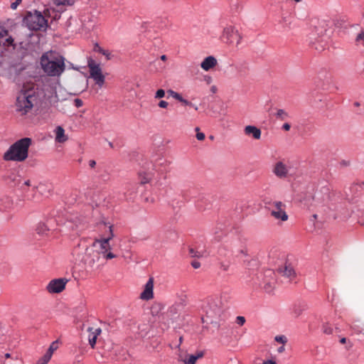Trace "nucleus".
Listing matches in <instances>:
<instances>
[{
  "instance_id": "412c9836",
  "label": "nucleus",
  "mask_w": 364,
  "mask_h": 364,
  "mask_svg": "<svg viewBox=\"0 0 364 364\" xmlns=\"http://www.w3.org/2000/svg\"><path fill=\"white\" fill-rule=\"evenodd\" d=\"M55 141L58 143H64L68 139V136L65 134L64 129L61 126H58L54 129Z\"/></svg>"
},
{
  "instance_id": "09e8293b",
  "label": "nucleus",
  "mask_w": 364,
  "mask_h": 364,
  "mask_svg": "<svg viewBox=\"0 0 364 364\" xmlns=\"http://www.w3.org/2000/svg\"><path fill=\"white\" fill-rule=\"evenodd\" d=\"M228 264H221L220 268L223 269L224 271H227L228 269Z\"/></svg>"
},
{
  "instance_id": "423d86ee",
  "label": "nucleus",
  "mask_w": 364,
  "mask_h": 364,
  "mask_svg": "<svg viewBox=\"0 0 364 364\" xmlns=\"http://www.w3.org/2000/svg\"><path fill=\"white\" fill-rule=\"evenodd\" d=\"M24 23L32 31H38L47 26V21L40 11L28 12L24 18Z\"/></svg>"
},
{
  "instance_id": "052dcab7",
  "label": "nucleus",
  "mask_w": 364,
  "mask_h": 364,
  "mask_svg": "<svg viewBox=\"0 0 364 364\" xmlns=\"http://www.w3.org/2000/svg\"><path fill=\"white\" fill-rule=\"evenodd\" d=\"M350 217V214H348L347 215H345L344 218H348Z\"/></svg>"
},
{
  "instance_id": "58836bf2",
  "label": "nucleus",
  "mask_w": 364,
  "mask_h": 364,
  "mask_svg": "<svg viewBox=\"0 0 364 364\" xmlns=\"http://www.w3.org/2000/svg\"><path fill=\"white\" fill-rule=\"evenodd\" d=\"M301 312H302V309H299V308H295L293 310V315L294 317H298L301 315Z\"/></svg>"
},
{
  "instance_id": "13d9d810",
  "label": "nucleus",
  "mask_w": 364,
  "mask_h": 364,
  "mask_svg": "<svg viewBox=\"0 0 364 364\" xmlns=\"http://www.w3.org/2000/svg\"><path fill=\"white\" fill-rule=\"evenodd\" d=\"M359 223H360L362 225H364V220H359Z\"/></svg>"
},
{
  "instance_id": "dca6fc26",
  "label": "nucleus",
  "mask_w": 364,
  "mask_h": 364,
  "mask_svg": "<svg viewBox=\"0 0 364 364\" xmlns=\"http://www.w3.org/2000/svg\"><path fill=\"white\" fill-rule=\"evenodd\" d=\"M10 47L14 48V40L8 31L0 25V48L6 50Z\"/></svg>"
},
{
  "instance_id": "2eb2a0df",
  "label": "nucleus",
  "mask_w": 364,
  "mask_h": 364,
  "mask_svg": "<svg viewBox=\"0 0 364 364\" xmlns=\"http://www.w3.org/2000/svg\"><path fill=\"white\" fill-rule=\"evenodd\" d=\"M68 282L66 279L59 278L51 280L46 287L47 291L50 294H58L65 288Z\"/></svg>"
},
{
  "instance_id": "37998d69",
  "label": "nucleus",
  "mask_w": 364,
  "mask_h": 364,
  "mask_svg": "<svg viewBox=\"0 0 364 364\" xmlns=\"http://www.w3.org/2000/svg\"><path fill=\"white\" fill-rule=\"evenodd\" d=\"M102 48L100 47L97 43L95 44L94 51L100 53L102 51Z\"/></svg>"
},
{
  "instance_id": "3c124183",
  "label": "nucleus",
  "mask_w": 364,
  "mask_h": 364,
  "mask_svg": "<svg viewBox=\"0 0 364 364\" xmlns=\"http://www.w3.org/2000/svg\"><path fill=\"white\" fill-rule=\"evenodd\" d=\"M161 60H163V61H165L167 59V57L166 55H162L161 57H160Z\"/></svg>"
},
{
  "instance_id": "39448f33",
  "label": "nucleus",
  "mask_w": 364,
  "mask_h": 364,
  "mask_svg": "<svg viewBox=\"0 0 364 364\" xmlns=\"http://www.w3.org/2000/svg\"><path fill=\"white\" fill-rule=\"evenodd\" d=\"M37 98L32 90H22L16 98V110L22 114L28 113L33 107V102Z\"/></svg>"
},
{
  "instance_id": "6e6d98bb",
  "label": "nucleus",
  "mask_w": 364,
  "mask_h": 364,
  "mask_svg": "<svg viewBox=\"0 0 364 364\" xmlns=\"http://www.w3.org/2000/svg\"><path fill=\"white\" fill-rule=\"evenodd\" d=\"M312 217H313V218H314V220H316V219H317V218H318V215H317V214H314V215H312Z\"/></svg>"
},
{
  "instance_id": "1a4fd4ad",
  "label": "nucleus",
  "mask_w": 364,
  "mask_h": 364,
  "mask_svg": "<svg viewBox=\"0 0 364 364\" xmlns=\"http://www.w3.org/2000/svg\"><path fill=\"white\" fill-rule=\"evenodd\" d=\"M220 38L226 44H233L236 41V44L238 45L241 41L242 36L234 26L227 25L223 28Z\"/></svg>"
},
{
  "instance_id": "4d7b16f0",
  "label": "nucleus",
  "mask_w": 364,
  "mask_h": 364,
  "mask_svg": "<svg viewBox=\"0 0 364 364\" xmlns=\"http://www.w3.org/2000/svg\"><path fill=\"white\" fill-rule=\"evenodd\" d=\"M191 107H193L196 110L198 109V107L195 106L193 104V105Z\"/></svg>"
},
{
  "instance_id": "473e14b6",
  "label": "nucleus",
  "mask_w": 364,
  "mask_h": 364,
  "mask_svg": "<svg viewBox=\"0 0 364 364\" xmlns=\"http://www.w3.org/2000/svg\"><path fill=\"white\" fill-rule=\"evenodd\" d=\"M314 47L318 51H322L325 49L326 44V43H316V42L313 43Z\"/></svg>"
},
{
  "instance_id": "e433bc0d",
  "label": "nucleus",
  "mask_w": 364,
  "mask_h": 364,
  "mask_svg": "<svg viewBox=\"0 0 364 364\" xmlns=\"http://www.w3.org/2000/svg\"><path fill=\"white\" fill-rule=\"evenodd\" d=\"M198 130H199V128L196 127V131L198 132ZM196 138L199 141H203L205 139V134L203 133H202V132H197Z\"/></svg>"
},
{
  "instance_id": "f257e3e1",
  "label": "nucleus",
  "mask_w": 364,
  "mask_h": 364,
  "mask_svg": "<svg viewBox=\"0 0 364 364\" xmlns=\"http://www.w3.org/2000/svg\"><path fill=\"white\" fill-rule=\"evenodd\" d=\"M40 64L43 71L50 77H60L65 70L64 57L53 50L42 55Z\"/></svg>"
},
{
  "instance_id": "a18cd8bd",
  "label": "nucleus",
  "mask_w": 364,
  "mask_h": 364,
  "mask_svg": "<svg viewBox=\"0 0 364 364\" xmlns=\"http://www.w3.org/2000/svg\"><path fill=\"white\" fill-rule=\"evenodd\" d=\"M191 264H192L193 267L195 269H198L200 266V263L196 261L193 262Z\"/></svg>"
},
{
  "instance_id": "4468645a",
  "label": "nucleus",
  "mask_w": 364,
  "mask_h": 364,
  "mask_svg": "<svg viewBox=\"0 0 364 364\" xmlns=\"http://www.w3.org/2000/svg\"><path fill=\"white\" fill-rule=\"evenodd\" d=\"M272 171L280 179L287 178L289 176V168L283 161H277L273 165Z\"/></svg>"
},
{
  "instance_id": "bb28decb",
  "label": "nucleus",
  "mask_w": 364,
  "mask_h": 364,
  "mask_svg": "<svg viewBox=\"0 0 364 364\" xmlns=\"http://www.w3.org/2000/svg\"><path fill=\"white\" fill-rule=\"evenodd\" d=\"M58 348V342L57 341H54L53 342L49 348L48 349V350L46 351V353L44 354L43 356L46 357V358H48L50 360L53 354V352L55 350H56Z\"/></svg>"
},
{
  "instance_id": "f3484780",
  "label": "nucleus",
  "mask_w": 364,
  "mask_h": 364,
  "mask_svg": "<svg viewBox=\"0 0 364 364\" xmlns=\"http://www.w3.org/2000/svg\"><path fill=\"white\" fill-rule=\"evenodd\" d=\"M154 284L153 277H150L144 284L143 291L140 294V299L144 301H149L154 298Z\"/></svg>"
},
{
  "instance_id": "79ce46f5",
  "label": "nucleus",
  "mask_w": 364,
  "mask_h": 364,
  "mask_svg": "<svg viewBox=\"0 0 364 364\" xmlns=\"http://www.w3.org/2000/svg\"><path fill=\"white\" fill-rule=\"evenodd\" d=\"M74 105L76 107H80L82 106L83 102L80 99L74 100Z\"/></svg>"
},
{
  "instance_id": "9d476101",
  "label": "nucleus",
  "mask_w": 364,
  "mask_h": 364,
  "mask_svg": "<svg viewBox=\"0 0 364 364\" xmlns=\"http://www.w3.org/2000/svg\"><path fill=\"white\" fill-rule=\"evenodd\" d=\"M270 215L276 220L285 222L289 216L286 212V205L281 201H273L269 204V208Z\"/></svg>"
},
{
  "instance_id": "0eeeda50",
  "label": "nucleus",
  "mask_w": 364,
  "mask_h": 364,
  "mask_svg": "<svg viewBox=\"0 0 364 364\" xmlns=\"http://www.w3.org/2000/svg\"><path fill=\"white\" fill-rule=\"evenodd\" d=\"M203 309L207 316L210 318L220 316L223 309L221 297L219 296L208 297L203 306Z\"/></svg>"
},
{
  "instance_id": "c03bdc74",
  "label": "nucleus",
  "mask_w": 364,
  "mask_h": 364,
  "mask_svg": "<svg viewBox=\"0 0 364 364\" xmlns=\"http://www.w3.org/2000/svg\"><path fill=\"white\" fill-rule=\"evenodd\" d=\"M290 129H291V125L288 122H286L282 125V129L284 131H289Z\"/></svg>"
},
{
  "instance_id": "49530a36",
  "label": "nucleus",
  "mask_w": 364,
  "mask_h": 364,
  "mask_svg": "<svg viewBox=\"0 0 364 364\" xmlns=\"http://www.w3.org/2000/svg\"><path fill=\"white\" fill-rule=\"evenodd\" d=\"M95 165H96V162H95V161H94V160H90V161H89V166H90L91 168H94Z\"/></svg>"
},
{
  "instance_id": "c756f323",
  "label": "nucleus",
  "mask_w": 364,
  "mask_h": 364,
  "mask_svg": "<svg viewBox=\"0 0 364 364\" xmlns=\"http://www.w3.org/2000/svg\"><path fill=\"white\" fill-rule=\"evenodd\" d=\"M166 95V91L163 89H159L156 91L154 98L155 100H161L164 98Z\"/></svg>"
},
{
  "instance_id": "6e6552de",
  "label": "nucleus",
  "mask_w": 364,
  "mask_h": 364,
  "mask_svg": "<svg viewBox=\"0 0 364 364\" xmlns=\"http://www.w3.org/2000/svg\"><path fill=\"white\" fill-rule=\"evenodd\" d=\"M63 223L69 228H73L70 221L64 223L63 218L58 215L55 217V218L48 219L46 223H40L36 228V231L39 235H47L49 231L54 230L56 225Z\"/></svg>"
},
{
  "instance_id": "cd10ccee",
  "label": "nucleus",
  "mask_w": 364,
  "mask_h": 364,
  "mask_svg": "<svg viewBox=\"0 0 364 364\" xmlns=\"http://www.w3.org/2000/svg\"><path fill=\"white\" fill-rule=\"evenodd\" d=\"M57 6H71L74 4L75 0H53Z\"/></svg>"
},
{
  "instance_id": "7c9ffc66",
  "label": "nucleus",
  "mask_w": 364,
  "mask_h": 364,
  "mask_svg": "<svg viewBox=\"0 0 364 364\" xmlns=\"http://www.w3.org/2000/svg\"><path fill=\"white\" fill-rule=\"evenodd\" d=\"M274 341H277V343H280L283 345H285L287 343V338L284 335H279V336H275Z\"/></svg>"
},
{
  "instance_id": "a211bd4d",
  "label": "nucleus",
  "mask_w": 364,
  "mask_h": 364,
  "mask_svg": "<svg viewBox=\"0 0 364 364\" xmlns=\"http://www.w3.org/2000/svg\"><path fill=\"white\" fill-rule=\"evenodd\" d=\"M277 272L287 278L289 282L292 281L296 277V272L291 264L284 263L277 269Z\"/></svg>"
},
{
  "instance_id": "2f4dec72",
  "label": "nucleus",
  "mask_w": 364,
  "mask_h": 364,
  "mask_svg": "<svg viewBox=\"0 0 364 364\" xmlns=\"http://www.w3.org/2000/svg\"><path fill=\"white\" fill-rule=\"evenodd\" d=\"M100 53L103 55L107 60H111L113 58V55L108 50L102 49V51Z\"/></svg>"
},
{
  "instance_id": "ea45409f",
  "label": "nucleus",
  "mask_w": 364,
  "mask_h": 364,
  "mask_svg": "<svg viewBox=\"0 0 364 364\" xmlns=\"http://www.w3.org/2000/svg\"><path fill=\"white\" fill-rule=\"evenodd\" d=\"M22 0H16L14 2H13L11 4V8L13 9V10H15L16 9V8L18 7V6L21 3Z\"/></svg>"
},
{
  "instance_id": "b1692460",
  "label": "nucleus",
  "mask_w": 364,
  "mask_h": 364,
  "mask_svg": "<svg viewBox=\"0 0 364 364\" xmlns=\"http://www.w3.org/2000/svg\"><path fill=\"white\" fill-rule=\"evenodd\" d=\"M100 328H89L88 341L91 347L93 348L95 346L97 336L100 334Z\"/></svg>"
},
{
  "instance_id": "8fccbe9b",
  "label": "nucleus",
  "mask_w": 364,
  "mask_h": 364,
  "mask_svg": "<svg viewBox=\"0 0 364 364\" xmlns=\"http://www.w3.org/2000/svg\"><path fill=\"white\" fill-rule=\"evenodd\" d=\"M285 350V348H284V345H283L282 346L279 347L277 350L278 353H283Z\"/></svg>"
},
{
  "instance_id": "864d4df0",
  "label": "nucleus",
  "mask_w": 364,
  "mask_h": 364,
  "mask_svg": "<svg viewBox=\"0 0 364 364\" xmlns=\"http://www.w3.org/2000/svg\"><path fill=\"white\" fill-rule=\"evenodd\" d=\"M340 342H341V343H343H343H346V338H342L340 340Z\"/></svg>"
},
{
  "instance_id": "6ab92c4d",
  "label": "nucleus",
  "mask_w": 364,
  "mask_h": 364,
  "mask_svg": "<svg viewBox=\"0 0 364 364\" xmlns=\"http://www.w3.org/2000/svg\"><path fill=\"white\" fill-rule=\"evenodd\" d=\"M217 63L216 58L213 55H210L203 59L200 63V68L205 71H208L215 67Z\"/></svg>"
},
{
  "instance_id": "de8ad7c7",
  "label": "nucleus",
  "mask_w": 364,
  "mask_h": 364,
  "mask_svg": "<svg viewBox=\"0 0 364 364\" xmlns=\"http://www.w3.org/2000/svg\"><path fill=\"white\" fill-rule=\"evenodd\" d=\"M263 364H277L276 362L272 360H264L263 362Z\"/></svg>"
},
{
  "instance_id": "c85d7f7f",
  "label": "nucleus",
  "mask_w": 364,
  "mask_h": 364,
  "mask_svg": "<svg viewBox=\"0 0 364 364\" xmlns=\"http://www.w3.org/2000/svg\"><path fill=\"white\" fill-rule=\"evenodd\" d=\"M28 187H32L33 189L36 188V186L32 183L30 179L24 181L20 186L23 191H27Z\"/></svg>"
},
{
  "instance_id": "5fc2aeb1",
  "label": "nucleus",
  "mask_w": 364,
  "mask_h": 364,
  "mask_svg": "<svg viewBox=\"0 0 364 364\" xmlns=\"http://www.w3.org/2000/svg\"><path fill=\"white\" fill-rule=\"evenodd\" d=\"M216 90H217V88H216V87H215V86H213V87H211V91H212L213 92H215L216 91Z\"/></svg>"
},
{
  "instance_id": "20e7f679",
  "label": "nucleus",
  "mask_w": 364,
  "mask_h": 364,
  "mask_svg": "<svg viewBox=\"0 0 364 364\" xmlns=\"http://www.w3.org/2000/svg\"><path fill=\"white\" fill-rule=\"evenodd\" d=\"M58 82H53L50 79L45 77L43 80L36 85V90L33 91L37 98L40 100H49L50 102H57L64 99L60 97L62 89L57 90Z\"/></svg>"
},
{
  "instance_id": "72a5a7b5",
  "label": "nucleus",
  "mask_w": 364,
  "mask_h": 364,
  "mask_svg": "<svg viewBox=\"0 0 364 364\" xmlns=\"http://www.w3.org/2000/svg\"><path fill=\"white\" fill-rule=\"evenodd\" d=\"M157 105L159 108L166 109L169 104L167 101L161 99Z\"/></svg>"
},
{
  "instance_id": "603ef678",
  "label": "nucleus",
  "mask_w": 364,
  "mask_h": 364,
  "mask_svg": "<svg viewBox=\"0 0 364 364\" xmlns=\"http://www.w3.org/2000/svg\"><path fill=\"white\" fill-rule=\"evenodd\" d=\"M190 253L191 254L192 257H198L196 254L194 253L193 250L192 249L190 250Z\"/></svg>"
},
{
  "instance_id": "393cba45",
  "label": "nucleus",
  "mask_w": 364,
  "mask_h": 364,
  "mask_svg": "<svg viewBox=\"0 0 364 364\" xmlns=\"http://www.w3.org/2000/svg\"><path fill=\"white\" fill-rule=\"evenodd\" d=\"M277 119L285 121L290 117L289 114L283 109H278L275 113Z\"/></svg>"
},
{
  "instance_id": "c9c22d12",
  "label": "nucleus",
  "mask_w": 364,
  "mask_h": 364,
  "mask_svg": "<svg viewBox=\"0 0 364 364\" xmlns=\"http://www.w3.org/2000/svg\"><path fill=\"white\" fill-rule=\"evenodd\" d=\"M245 321H246V320L244 316H238L236 317V323L239 326H243L245 324Z\"/></svg>"
},
{
  "instance_id": "bf43d9fd",
  "label": "nucleus",
  "mask_w": 364,
  "mask_h": 364,
  "mask_svg": "<svg viewBox=\"0 0 364 364\" xmlns=\"http://www.w3.org/2000/svg\"><path fill=\"white\" fill-rule=\"evenodd\" d=\"M5 356H6V358H9V357H10V354H9V353H6V354L5 355Z\"/></svg>"
},
{
  "instance_id": "f704fd0d",
  "label": "nucleus",
  "mask_w": 364,
  "mask_h": 364,
  "mask_svg": "<svg viewBox=\"0 0 364 364\" xmlns=\"http://www.w3.org/2000/svg\"><path fill=\"white\" fill-rule=\"evenodd\" d=\"M323 331L324 333L331 334L333 333V328L328 324H325L323 326Z\"/></svg>"
},
{
  "instance_id": "4be33fe9",
  "label": "nucleus",
  "mask_w": 364,
  "mask_h": 364,
  "mask_svg": "<svg viewBox=\"0 0 364 364\" xmlns=\"http://www.w3.org/2000/svg\"><path fill=\"white\" fill-rule=\"evenodd\" d=\"M166 92L168 95V97H173V99L176 100L177 101L181 102L183 105H186V106H192L193 105L192 102L186 100L185 98H183L182 97V95L180 93H178L173 90L169 89L167 90Z\"/></svg>"
},
{
  "instance_id": "a19ab883",
  "label": "nucleus",
  "mask_w": 364,
  "mask_h": 364,
  "mask_svg": "<svg viewBox=\"0 0 364 364\" xmlns=\"http://www.w3.org/2000/svg\"><path fill=\"white\" fill-rule=\"evenodd\" d=\"M364 41V31H361L356 37V41L360 42Z\"/></svg>"
},
{
  "instance_id": "a878e982",
  "label": "nucleus",
  "mask_w": 364,
  "mask_h": 364,
  "mask_svg": "<svg viewBox=\"0 0 364 364\" xmlns=\"http://www.w3.org/2000/svg\"><path fill=\"white\" fill-rule=\"evenodd\" d=\"M153 177V174L151 172L146 173L144 171H141L139 173V178L141 183L144 184L149 183L151 181Z\"/></svg>"
},
{
  "instance_id": "5701e85b",
  "label": "nucleus",
  "mask_w": 364,
  "mask_h": 364,
  "mask_svg": "<svg viewBox=\"0 0 364 364\" xmlns=\"http://www.w3.org/2000/svg\"><path fill=\"white\" fill-rule=\"evenodd\" d=\"M203 355V352L199 351L196 355H188L185 358H183L180 356L179 360L182 361L184 364H195L196 360L199 358H201Z\"/></svg>"
},
{
  "instance_id": "f03ea898",
  "label": "nucleus",
  "mask_w": 364,
  "mask_h": 364,
  "mask_svg": "<svg viewBox=\"0 0 364 364\" xmlns=\"http://www.w3.org/2000/svg\"><path fill=\"white\" fill-rule=\"evenodd\" d=\"M99 225H104L105 228H107L109 230V234L107 237L95 240L92 243V247L99 251L100 255H102L106 259H111L116 257V255L111 252V245L109 241L114 237L113 232V225L109 220L102 216L98 222Z\"/></svg>"
},
{
  "instance_id": "aec40b11",
  "label": "nucleus",
  "mask_w": 364,
  "mask_h": 364,
  "mask_svg": "<svg viewBox=\"0 0 364 364\" xmlns=\"http://www.w3.org/2000/svg\"><path fill=\"white\" fill-rule=\"evenodd\" d=\"M245 135L252 136L255 139H259L261 138V130L255 126L247 125L244 129Z\"/></svg>"
},
{
  "instance_id": "f8f14e48",
  "label": "nucleus",
  "mask_w": 364,
  "mask_h": 364,
  "mask_svg": "<svg viewBox=\"0 0 364 364\" xmlns=\"http://www.w3.org/2000/svg\"><path fill=\"white\" fill-rule=\"evenodd\" d=\"M88 68L90 77L94 80L99 87H102L105 83V76L102 75L100 65L95 63L93 60H90Z\"/></svg>"
},
{
  "instance_id": "7ed1b4c3",
  "label": "nucleus",
  "mask_w": 364,
  "mask_h": 364,
  "mask_svg": "<svg viewBox=\"0 0 364 364\" xmlns=\"http://www.w3.org/2000/svg\"><path fill=\"white\" fill-rule=\"evenodd\" d=\"M32 144L31 138L25 137L13 144L4 154L5 161H24L28 156V149Z\"/></svg>"
},
{
  "instance_id": "9b49d317",
  "label": "nucleus",
  "mask_w": 364,
  "mask_h": 364,
  "mask_svg": "<svg viewBox=\"0 0 364 364\" xmlns=\"http://www.w3.org/2000/svg\"><path fill=\"white\" fill-rule=\"evenodd\" d=\"M274 274L272 270L268 269L264 272V274H260V277H258L259 281L255 283L269 293L275 284Z\"/></svg>"
},
{
  "instance_id": "4c0bfd02",
  "label": "nucleus",
  "mask_w": 364,
  "mask_h": 364,
  "mask_svg": "<svg viewBox=\"0 0 364 364\" xmlns=\"http://www.w3.org/2000/svg\"><path fill=\"white\" fill-rule=\"evenodd\" d=\"M49 360L50 359L46 358V357L45 356H43L41 358L38 360L36 364H48Z\"/></svg>"
},
{
  "instance_id": "ddd939ff",
  "label": "nucleus",
  "mask_w": 364,
  "mask_h": 364,
  "mask_svg": "<svg viewBox=\"0 0 364 364\" xmlns=\"http://www.w3.org/2000/svg\"><path fill=\"white\" fill-rule=\"evenodd\" d=\"M100 258L99 251H97L92 245L87 247L81 261L87 267H93Z\"/></svg>"
}]
</instances>
